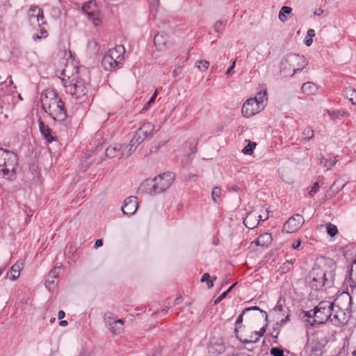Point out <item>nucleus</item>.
Masks as SVG:
<instances>
[{
    "instance_id": "ea45409f",
    "label": "nucleus",
    "mask_w": 356,
    "mask_h": 356,
    "mask_svg": "<svg viewBox=\"0 0 356 356\" xmlns=\"http://www.w3.org/2000/svg\"><path fill=\"white\" fill-rule=\"evenodd\" d=\"M252 310H254V311H259L261 314H263V316H265V318L266 320H267L268 318V314L266 313V312H264L263 311L262 309H261L259 307L257 306H254V307H247L245 309H243V313H245L247 312H249V311H252Z\"/></svg>"
},
{
    "instance_id": "6e6552de",
    "label": "nucleus",
    "mask_w": 356,
    "mask_h": 356,
    "mask_svg": "<svg viewBox=\"0 0 356 356\" xmlns=\"http://www.w3.org/2000/svg\"><path fill=\"white\" fill-rule=\"evenodd\" d=\"M154 130V125L149 122H144L137 130L135 135L131 140V146L136 148L146 138L152 136Z\"/></svg>"
},
{
    "instance_id": "6ab92c4d",
    "label": "nucleus",
    "mask_w": 356,
    "mask_h": 356,
    "mask_svg": "<svg viewBox=\"0 0 356 356\" xmlns=\"http://www.w3.org/2000/svg\"><path fill=\"white\" fill-rule=\"evenodd\" d=\"M60 266H54L49 272L48 279L46 281V286L50 290L55 284L56 279L58 277Z\"/></svg>"
},
{
    "instance_id": "58836bf2",
    "label": "nucleus",
    "mask_w": 356,
    "mask_h": 356,
    "mask_svg": "<svg viewBox=\"0 0 356 356\" xmlns=\"http://www.w3.org/2000/svg\"><path fill=\"white\" fill-rule=\"evenodd\" d=\"M158 95V90H156L152 96V97L149 99V100L145 104V105L143 108V111L147 110L154 103L155 101V99L156 98Z\"/></svg>"
},
{
    "instance_id": "6e6d98bb",
    "label": "nucleus",
    "mask_w": 356,
    "mask_h": 356,
    "mask_svg": "<svg viewBox=\"0 0 356 356\" xmlns=\"http://www.w3.org/2000/svg\"><path fill=\"white\" fill-rule=\"evenodd\" d=\"M210 279V275L207 273L203 274V275L201 277V282H207Z\"/></svg>"
},
{
    "instance_id": "052dcab7",
    "label": "nucleus",
    "mask_w": 356,
    "mask_h": 356,
    "mask_svg": "<svg viewBox=\"0 0 356 356\" xmlns=\"http://www.w3.org/2000/svg\"><path fill=\"white\" fill-rule=\"evenodd\" d=\"M235 65H236V61L234 60V61L232 63V65L228 68V70H227V72H226V74H232V72L233 69L234 68Z\"/></svg>"
},
{
    "instance_id": "c85d7f7f",
    "label": "nucleus",
    "mask_w": 356,
    "mask_h": 356,
    "mask_svg": "<svg viewBox=\"0 0 356 356\" xmlns=\"http://www.w3.org/2000/svg\"><path fill=\"white\" fill-rule=\"evenodd\" d=\"M337 160L336 157L330 159H327L323 157L321 159V163L323 164L324 167H325L327 170H330L337 163Z\"/></svg>"
},
{
    "instance_id": "ddd939ff",
    "label": "nucleus",
    "mask_w": 356,
    "mask_h": 356,
    "mask_svg": "<svg viewBox=\"0 0 356 356\" xmlns=\"http://www.w3.org/2000/svg\"><path fill=\"white\" fill-rule=\"evenodd\" d=\"M83 11L88 15L89 19L92 20L94 25L98 26L101 23V19L96 17V2L94 0L89 1L83 6Z\"/></svg>"
},
{
    "instance_id": "864d4df0",
    "label": "nucleus",
    "mask_w": 356,
    "mask_h": 356,
    "mask_svg": "<svg viewBox=\"0 0 356 356\" xmlns=\"http://www.w3.org/2000/svg\"><path fill=\"white\" fill-rule=\"evenodd\" d=\"M266 213L264 216H263V215H257L258 219H259V222L260 220L264 221V220H267L268 218V217H269V216H268L269 211L268 209H266Z\"/></svg>"
},
{
    "instance_id": "473e14b6",
    "label": "nucleus",
    "mask_w": 356,
    "mask_h": 356,
    "mask_svg": "<svg viewBox=\"0 0 356 356\" xmlns=\"http://www.w3.org/2000/svg\"><path fill=\"white\" fill-rule=\"evenodd\" d=\"M326 229L327 234L331 236L334 237L337 233L338 229L336 225L329 222L326 225Z\"/></svg>"
},
{
    "instance_id": "8fccbe9b",
    "label": "nucleus",
    "mask_w": 356,
    "mask_h": 356,
    "mask_svg": "<svg viewBox=\"0 0 356 356\" xmlns=\"http://www.w3.org/2000/svg\"><path fill=\"white\" fill-rule=\"evenodd\" d=\"M104 319L106 324H107L109 326L111 325V313H109V312L106 313L104 315Z\"/></svg>"
},
{
    "instance_id": "69168bd1",
    "label": "nucleus",
    "mask_w": 356,
    "mask_h": 356,
    "mask_svg": "<svg viewBox=\"0 0 356 356\" xmlns=\"http://www.w3.org/2000/svg\"><path fill=\"white\" fill-rule=\"evenodd\" d=\"M323 12L324 11H323V9L319 8V9H318L316 11L314 12V15H316V16H320V15H321L323 13Z\"/></svg>"
},
{
    "instance_id": "4468645a",
    "label": "nucleus",
    "mask_w": 356,
    "mask_h": 356,
    "mask_svg": "<svg viewBox=\"0 0 356 356\" xmlns=\"http://www.w3.org/2000/svg\"><path fill=\"white\" fill-rule=\"evenodd\" d=\"M125 48L123 45H116L113 49V69H119L123 65Z\"/></svg>"
},
{
    "instance_id": "20e7f679",
    "label": "nucleus",
    "mask_w": 356,
    "mask_h": 356,
    "mask_svg": "<svg viewBox=\"0 0 356 356\" xmlns=\"http://www.w3.org/2000/svg\"><path fill=\"white\" fill-rule=\"evenodd\" d=\"M333 270L329 273L320 265H314L306 277L308 285L314 290L318 291L325 286H330L334 282Z\"/></svg>"
},
{
    "instance_id": "13d9d810",
    "label": "nucleus",
    "mask_w": 356,
    "mask_h": 356,
    "mask_svg": "<svg viewBox=\"0 0 356 356\" xmlns=\"http://www.w3.org/2000/svg\"><path fill=\"white\" fill-rule=\"evenodd\" d=\"M307 37L312 38L315 36V31L314 29H309L307 32Z\"/></svg>"
},
{
    "instance_id": "f03ea898",
    "label": "nucleus",
    "mask_w": 356,
    "mask_h": 356,
    "mask_svg": "<svg viewBox=\"0 0 356 356\" xmlns=\"http://www.w3.org/2000/svg\"><path fill=\"white\" fill-rule=\"evenodd\" d=\"M175 179V174L166 172L159 175L153 179H145L139 186L138 192L155 195L167 191Z\"/></svg>"
},
{
    "instance_id": "7ed1b4c3",
    "label": "nucleus",
    "mask_w": 356,
    "mask_h": 356,
    "mask_svg": "<svg viewBox=\"0 0 356 356\" xmlns=\"http://www.w3.org/2000/svg\"><path fill=\"white\" fill-rule=\"evenodd\" d=\"M19 168L17 154L0 148V178L14 181Z\"/></svg>"
},
{
    "instance_id": "2f4dec72",
    "label": "nucleus",
    "mask_w": 356,
    "mask_h": 356,
    "mask_svg": "<svg viewBox=\"0 0 356 356\" xmlns=\"http://www.w3.org/2000/svg\"><path fill=\"white\" fill-rule=\"evenodd\" d=\"M154 43L157 47H160L161 45H165L166 40L163 38V35L157 33L154 38Z\"/></svg>"
},
{
    "instance_id": "4c0bfd02",
    "label": "nucleus",
    "mask_w": 356,
    "mask_h": 356,
    "mask_svg": "<svg viewBox=\"0 0 356 356\" xmlns=\"http://www.w3.org/2000/svg\"><path fill=\"white\" fill-rule=\"evenodd\" d=\"M266 332V327H263L260 329V330L259 332H255V334L257 335L258 337L254 339V340H245L244 341V343H256L259 341V339L260 337H262L264 336V334H265Z\"/></svg>"
},
{
    "instance_id": "b1692460",
    "label": "nucleus",
    "mask_w": 356,
    "mask_h": 356,
    "mask_svg": "<svg viewBox=\"0 0 356 356\" xmlns=\"http://www.w3.org/2000/svg\"><path fill=\"white\" fill-rule=\"evenodd\" d=\"M302 91L307 95H314L317 91L316 86L312 82H307L302 84Z\"/></svg>"
},
{
    "instance_id": "9b49d317",
    "label": "nucleus",
    "mask_w": 356,
    "mask_h": 356,
    "mask_svg": "<svg viewBox=\"0 0 356 356\" xmlns=\"http://www.w3.org/2000/svg\"><path fill=\"white\" fill-rule=\"evenodd\" d=\"M305 222L300 214H294L284 223L282 230L286 233H294L298 231Z\"/></svg>"
},
{
    "instance_id": "a18cd8bd",
    "label": "nucleus",
    "mask_w": 356,
    "mask_h": 356,
    "mask_svg": "<svg viewBox=\"0 0 356 356\" xmlns=\"http://www.w3.org/2000/svg\"><path fill=\"white\" fill-rule=\"evenodd\" d=\"M245 314V313H243V311L242 313L237 318L236 321V327H235L236 331L237 330L238 328L241 327V323L243 322V317Z\"/></svg>"
},
{
    "instance_id": "603ef678",
    "label": "nucleus",
    "mask_w": 356,
    "mask_h": 356,
    "mask_svg": "<svg viewBox=\"0 0 356 356\" xmlns=\"http://www.w3.org/2000/svg\"><path fill=\"white\" fill-rule=\"evenodd\" d=\"M280 11L282 12L283 13H284L285 15L286 14L289 15V14L291 13L292 8L289 6H282Z\"/></svg>"
},
{
    "instance_id": "0eeeda50",
    "label": "nucleus",
    "mask_w": 356,
    "mask_h": 356,
    "mask_svg": "<svg viewBox=\"0 0 356 356\" xmlns=\"http://www.w3.org/2000/svg\"><path fill=\"white\" fill-rule=\"evenodd\" d=\"M307 65L305 57L296 54H287L281 62V67L283 70H286L288 66L292 67L293 73L291 76L298 71H301Z\"/></svg>"
},
{
    "instance_id": "bf43d9fd",
    "label": "nucleus",
    "mask_w": 356,
    "mask_h": 356,
    "mask_svg": "<svg viewBox=\"0 0 356 356\" xmlns=\"http://www.w3.org/2000/svg\"><path fill=\"white\" fill-rule=\"evenodd\" d=\"M277 329H278V327H277V328H276V327H274V328H273V332L271 333V335H272V337H273V338H275V339H276V338H277V336H278L279 332H280V331H279Z\"/></svg>"
},
{
    "instance_id": "5fc2aeb1",
    "label": "nucleus",
    "mask_w": 356,
    "mask_h": 356,
    "mask_svg": "<svg viewBox=\"0 0 356 356\" xmlns=\"http://www.w3.org/2000/svg\"><path fill=\"white\" fill-rule=\"evenodd\" d=\"M290 321V314H287L284 319H282L280 321V323H277V326H282L283 324H285L286 322Z\"/></svg>"
},
{
    "instance_id": "a211bd4d",
    "label": "nucleus",
    "mask_w": 356,
    "mask_h": 356,
    "mask_svg": "<svg viewBox=\"0 0 356 356\" xmlns=\"http://www.w3.org/2000/svg\"><path fill=\"white\" fill-rule=\"evenodd\" d=\"M243 223L248 229H254L259 225L257 214L253 211L248 213L243 220Z\"/></svg>"
},
{
    "instance_id": "3c124183",
    "label": "nucleus",
    "mask_w": 356,
    "mask_h": 356,
    "mask_svg": "<svg viewBox=\"0 0 356 356\" xmlns=\"http://www.w3.org/2000/svg\"><path fill=\"white\" fill-rule=\"evenodd\" d=\"M183 67L181 66L177 67L172 72V75L177 77L182 71Z\"/></svg>"
},
{
    "instance_id": "f257e3e1",
    "label": "nucleus",
    "mask_w": 356,
    "mask_h": 356,
    "mask_svg": "<svg viewBox=\"0 0 356 356\" xmlns=\"http://www.w3.org/2000/svg\"><path fill=\"white\" fill-rule=\"evenodd\" d=\"M61 75L67 92L76 99H81L87 94L86 83L81 76L79 67H76L72 61L65 65Z\"/></svg>"
},
{
    "instance_id": "4be33fe9",
    "label": "nucleus",
    "mask_w": 356,
    "mask_h": 356,
    "mask_svg": "<svg viewBox=\"0 0 356 356\" xmlns=\"http://www.w3.org/2000/svg\"><path fill=\"white\" fill-rule=\"evenodd\" d=\"M209 353L214 355H220L224 353L225 348L222 343H212L208 347Z\"/></svg>"
},
{
    "instance_id": "f8f14e48",
    "label": "nucleus",
    "mask_w": 356,
    "mask_h": 356,
    "mask_svg": "<svg viewBox=\"0 0 356 356\" xmlns=\"http://www.w3.org/2000/svg\"><path fill=\"white\" fill-rule=\"evenodd\" d=\"M335 303L337 309L346 310L347 313L352 312L353 300L352 296L348 292H343L333 302Z\"/></svg>"
},
{
    "instance_id": "09e8293b",
    "label": "nucleus",
    "mask_w": 356,
    "mask_h": 356,
    "mask_svg": "<svg viewBox=\"0 0 356 356\" xmlns=\"http://www.w3.org/2000/svg\"><path fill=\"white\" fill-rule=\"evenodd\" d=\"M227 294H228V293H227V291L223 292L220 296H218L217 298V299H216L214 300V304L215 305L218 304L221 300H222L227 296Z\"/></svg>"
},
{
    "instance_id": "393cba45",
    "label": "nucleus",
    "mask_w": 356,
    "mask_h": 356,
    "mask_svg": "<svg viewBox=\"0 0 356 356\" xmlns=\"http://www.w3.org/2000/svg\"><path fill=\"white\" fill-rule=\"evenodd\" d=\"M348 277L350 281V286L353 289L356 287V262L353 261L350 269L348 272Z\"/></svg>"
},
{
    "instance_id": "f3484780",
    "label": "nucleus",
    "mask_w": 356,
    "mask_h": 356,
    "mask_svg": "<svg viewBox=\"0 0 356 356\" xmlns=\"http://www.w3.org/2000/svg\"><path fill=\"white\" fill-rule=\"evenodd\" d=\"M28 17L30 22H33L35 19L40 25V20H42L44 18L43 11L38 6H32L29 10Z\"/></svg>"
},
{
    "instance_id": "aec40b11",
    "label": "nucleus",
    "mask_w": 356,
    "mask_h": 356,
    "mask_svg": "<svg viewBox=\"0 0 356 356\" xmlns=\"http://www.w3.org/2000/svg\"><path fill=\"white\" fill-rule=\"evenodd\" d=\"M39 127L41 134L48 143H51L56 140L55 137L51 135V129L41 120H39Z\"/></svg>"
},
{
    "instance_id": "680f3d73",
    "label": "nucleus",
    "mask_w": 356,
    "mask_h": 356,
    "mask_svg": "<svg viewBox=\"0 0 356 356\" xmlns=\"http://www.w3.org/2000/svg\"><path fill=\"white\" fill-rule=\"evenodd\" d=\"M103 245V241L102 239H97L95 243V248H98Z\"/></svg>"
},
{
    "instance_id": "37998d69",
    "label": "nucleus",
    "mask_w": 356,
    "mask_h": 356,
    "mask_svg": "<svg viewBox=\"0 0 356 356\" xmlns=\"http://www.w3.org/2000/svg\"><path fill=\"white\" fill-rule=\"evenodd\" d=\"M225 25V22H223L222 20H218L214 24V29L216 32L220 33L222 31V27H224Z\"/></svg>"
},
{
    "instance_id": "72a5a7b5",
    "label": "nucleus",
    "mask_w": 356,
    "mask_h": 356,
    "mask_svg": "<svg viewBox=\"0 0 356 356\" xmlns=\"http://www.w3.org/2000/svg\"><path fill=\"white\" fill-rule=\"evenodd\" d=\"M257 99L259 105H263L264 99L267 100V92L266 90L257 92V96L254 97Z\"/></svg>"
},
{
    "instance_id": "39448f33",
    "label": "nucleus",
    "mask_w": 356,
    "mask_h": 356,
    "mask_svg": "<svg viewBox=\"0 0 356 356\" xmlns=\"http://www.w3.org/2000/svg\"><path fill=\"white\" fill-rule=\"evenodd\" d=\"M47 96L42 97V109L45 113H49L54 120L64 122L67 115L64 108V102L56 95L51 99V103L47 104Z\"/></svg>"
},
{
    "instance_id": "cd10ccee",
    "label": "nucleus",
    "mask_w": 356,
    "mask_h": 356,
    "mask_svg": "<svg viewBox=\"0 0 356 356\" xmlns=\"http://www.w3.org/2000/svg\"><path fill=\"white\" fill-rule=\"evenodd\" d=\"M102 65L106 71H110L111 70V56L109 54V51L103 57L102 60Z\"/></svg>"
},
{
    "instance_id": "49530a36",
    "label": "nucleus",
    "mask_w": 356,
    "mask_h": 356,
    "mask_svg": "<svg viewBox=\"0 0 356 356\" xmlns=\"http://www.w3.org/2000/svg\"><path fill=\"white\" fill-rule=\"evenodd\" d=\"M198 141H199V139L197 138L196 140H194L193 143H191L190 144V151H191V154H195L196 152H197V145L198 143Z\"/></svg>"
},
{
    "instance_id": "9d476101",
    "label": "nucleus",
    "mask_w": 356,
    "mask_h": 356,
    "mask_svg": "<svg viewBox=\"0 0 356 356\" xmlns=\"http://www.w3.org/2000/svg\"><path fill=\"white\" fill-rule=\"evenodd\" d=\"M264 109L263 105H259L257 99L250 98L243 104L241 113L245 118H250Z\"/></svg>"
},
{
    "instance_id": "c03bdc74",
    "label": "nucleus",
    "mask_w": 356,
    "mask_h": 356,
    "mask_svg": "<svg viewBox=\"0 0 356 356\" xmlns=\"http://www.w3.org/2000/svg\"><path fill=\"white\" fill-rule=\"evenodd\" d=\"M166 143L165 141H161L160 142L158 145H155L154 146H152L150 149H149V153H156V152L159 151V149H160V147L161 146H163L165 145Z\"/></svg>"
},
{
    "instance_id": "2eb2a0df",
    "label": "nucleus",
    "mask_w": 356,
    "mask_h": 356,
    "mask_svg": "<svg viewBox=\"0 0 356 356\" xmlns=\"http://www.w3.org/2000/svg\"><path fill=\"white\" fill-rule=\"evenodd\" d=\"M138 207V199L135 196H130L127 197L123 206L122 207V211L124 214L127 216L133 215Z\"/></svg>"
},
{
    "instance_id": "a19ab883",
    "label": "nucleus",
    "mask_w": 356,
    "mask_h": 356,
    "mask_svg": "<svg viewBox=\"0 0 356 356\" xmlns=\"http://www.w3.org/2000/svg\"><path fill=\"white\" fill-rule=\"evenodd\" d=\"M314 309L307 312L302 310L300 312V314H302V318H307V319L314 320Z\"/></svg>"
},
{
    "instance_id": "e2e57ef3",
    "label": "nucleus",
    "mask_w": 356,
    "mask_h": 356,
    "mask_svg": "<svg viewBox=\"0 0 356 356\" xmlns=\"http://www.w3.org/2000/svg\"><path fill=\"white\" fill-rule=\"evenodd\" d=\"M313 42V40L312 38H307V37L305 38V44L307 46V47H309Z\"/></svg>"
},
{
    "instance_id": "e433bc0d",
    "label": "nucleus",
    "mask_w": 356,
    "mask_h": 356,
    "mask_svg": "<svg viewBox=\"0 0 356 356\" xmlns=\"http://www.w3.org/2000/svg\"><path fill=\"white\" fill-rule=\"evenodd\" d=\"M293 266V262L291 261H286L280 268V270L282 273H286Z\"/></svg>"
},
{
    "instance_id": "1a4fd4ad",
    "label": "nucleus",
    "mask_w": 356,
    "mask_h": 356,
    "mask_svg": "<svg viewBox=\"0 0 356 356\" xmlns=\"http://www.w3.org/2000/svg\"><path fill=\"white\" fill-rule=\"evenodd\" d=\"M134 146H131V143L129 145L124 143H115L113 147V161L119 163L121 160L127 159L135 151Z\"/></svg>"
},
{
    "instance_id": "774afa93",
    "label": "nucleus",
    "mask_w": 356,
    "mask_h": 356,
    "mask_svg": "<svg viewBox=\"0 0 356 356\" xmlns=\"http://www.w3.org/2000/svg\"><path fill=\"white\" fill-rule=\"evenodd\" d=\"M233 356H250V355L247 353L240 352Z\"/></svg>"
},
{
    "instance_id": "0e129e2a",
    "label": "nucleus",
    "mask_w": 356,
    "mask_h": 356,
    "mask_svg": "<svg viewBox=\"0 0 356 356\" xmlns=\"http://www.w3.org/2000/svg\"><path fill=\"white\" fill-rule=\"evenodd\" d=\"M65 316V313L63 310H60L58 313V318L59 319H63Z\"/></svg>"
},
{
    "instance_id": "c9c22d12",
    "label": "nucleus",
    "mask_w": 356,
    "mask_h": 356,
    "mask_svg": "<svg viewBox=\"0 0 356 356\" xmlns=\"http://www.w3.org/2000/svg\"><path fill=\"white\" fill-rule=\"evenodd\" d=\"M314 131L310 127H307L302 132L305 140H310L314 137Z\"/></svg>"
},
{
    "instance_id": "dca6fc26",
    "label": "nucleus",
    "mask_w": 356,
    "mask_h": 356,
    "mask_svg": "<svg viewBox=\"0 0 356 356\" xmlns=\"http://www.w3.org/2000/svg\"><path fill=\"white\" fill-rule=\"evenodd\" d=\"M350 317V313H347L346 310L334 307V311H333L331 318V322L334 325H344L348 321Z\"/></svg>"
},
{
    "instance_id": "f704fd0d",
    "label": "nucleus",
    "mask_w": 356,
    "mask_h": 356,
    "mask_svg": "<svg viewBox=\"0 0 356 356\" xmlns=\"http://www.w3.org/2000/svg\"><path fill=\"white\" fill-rule=\"evenodd\" d=\"M195 65L200 70L204 71L209 67V62L206 60H199Z\"/></svg>"
},
{
    "instance_id": "4d7b16f0",
    "label": "nucleus",
    "mask_w": 356,
    "mask_h": 356,
    "mask_svg": "<svg viewBox=\"0 0 356 356\" xmlns=\"http://www.w3.org/2000/svg\"><path fill=\"white\" fill-rule=\"evenodd\" d=\"M279 19L281 22H284L286 19H287V17L286 16V15L284 13H283L282 12L280 11L279 13Z\"/></svg>"
},
{
    "instance_id": "a878e982",
    "label": "nucleus",
    "mask_w": 356,
    "mask_h": 356,
    "mask_svg": "<svg viewBox=\"0 0 356 356\" xmlns=\"http://www.w3.org/2000/svg\"><path fill=\"white\" fill-rule=\"evenodd\" d=\"M22 266L23 263H17L11 267L10 276V280H15L19 277L21 270L22 269Z\"/></svg>"
},
{
    "instance_id": "79ce46f5",
    "label": "nucleus",
    "mask_w": 356,
    "mask_h": 356,
    "mask_svg": "<svg viewBox=\"0 0 356 356\" xmlns=\"http://www.w3.org/2000/svg\"><path fill=\"white\" fill-rule=\"evenodd\" d=\"M270 354L272 356H284V351L283 350L277 347L272 348L270 350Z\"/></svg>"
},
{
    "instance_id": "7c9ffc66",
    "label": "nucleus",
    "mask_w": 356,
    "mask_h": 356,
    "mask_svg": "<svg viewBox=\"0 0 356 356\" xmlns=\"http://www.w3.org/2000/svg\"><path fill=\"white\" fill-rule=\"evenodd\" d=\"M257 143L252 141H249L248 144L243 149L242 152L244 154L252 155L253 150L255 148Z\"/></svg>"
},
{
    "instance_id": "423d86ee",
    "label": "nucleus",
    "mask_w": 356,
    "mask_h": 356,
    "mask_svg": "<svg viewBox=\"0 0 356 356\" xmlns=\"http://www.w3.org/2000/svg\"><path fill=\"white\" fill-rule=\"evenodd\" d=\"M335 303L328 301H321L314 307V320L306 319L305 322L313 327L316 325L324 324L328 320L331 321L332 312L334 311Z\"/></svg>"
},
{
    "instance_id": "338daca9",
    "label": "nucleus",
    "mask_w": 356,
    "mask_h": 356,
    "mask_svg": "<svg viewBox=\"0 0 356 356\" xmlns=\"http://www.w3.org/2000/svg\"><path fill=\"white\" fill-rule=\"evenodd\" d=\"M300 245V241H296L293 243L292 247L293 249H298Z\"/></svg>"
},
{
    "instance_id": "412c9836",
    "label": "nucleus",
    "mask_w": 356,
    "mask_h": 356,
    "mask_svg": "<svg viewBox=\"0 0 356 356\" xmlns=\"http://www.w3.org/2000/svg\"><path fill=\"white\" fill-rule=\"evenodd\" d=\"M273 237L269 233H264L261 234L255 241L254 243L257 245H261L262 247H267L271 243Z\"/></svg>"
},
{
    "instance_id": "5701e85b",
    "label": "nucleus",
    "mask_w": 356,
    "mask_h": 356,
    "mask_svg": "<svg viewBox=\"0 0 356 356\" xmlns=\"http://www.w3.org/2000/svg\"><path fill=\"white\" fill-rule=\"evenodd\" d=\"M124 332V320L118 319L113 321V335H121Z\"/></svg>"
},
{
    "instance_id": "bb28decb",
    "label": "nucleus",
    "mask_w": 356,
    "mask_h": 356,
    "mask_svg": "<svg viewBox=\"0 0 356 356\" xmlns=\"http://www.w3.org/2000/svg\"><path fill=\"white\" fill-rule=\"evenodd\" d=\"M345 95L349 98V101L354 105L356 104V90L352 87H348L344 90Z\"/></svg>"
},
{
    "instance_id": "de8ad7c7",
    "label": "nucleus",
    "mask_w": 356,
    "mask_h": 356,
    "mask_svg": "<svg viewBox=\"0 0 356 356\" xmlns=\"http://www.w3.org/2000/svg\"><path fill=\"white\" fill-rule=\"evenodd\" d=\"M320 187V184L318 181H316L314 184V186H312L311 191H309L310 195H314L318 190Z\"/></svg>"
},
{
    "instance_id": "c756f323",
    "label": "nucleus",
    "mask_w": 356,
    "mask_h": 356,
    "mask_svg": "<svg viewBox=\"0 0 356 356\" xmlns=\"http://www.w3.org/2000/svg\"><path fill=\"white\" fill-rule=\"evenodd\" d=\"M221 189L219 187H214L211 193L212 200L214 202L219 204L221 201Z\"/></svg>"
}]
</instances>
